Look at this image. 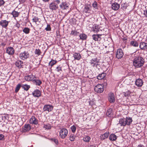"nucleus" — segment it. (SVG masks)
I'll list each match as a JSON object with an SVG mask.
<instances>
[{"mask_svg": "<svg viewBox=\"0 0 147 147\" xmlns=\"http://www.w3.org/2000/svg\"><path fill=\"white\" fill-rule=\"evenodd\" d=\"M80 39L82 40H84L86 39L87 36L85 34L82 33L80 34L79 35Z\"/></svg>", "mask_w": 147, "mask_h": 147, "instance_id": "31", "label": "nucleus"}, {"mask_svg": "<svg viewBox=\"0 0 147 147\" xmlns=\"http://www.w3.org/2000/svg\"><path fill=\"white\" fill-rule=\"evenodd\" d=\"M59 7L62 9H67L69 8V4L66 2H63L61 4Z\"/></svg>", "mask_w": 147, "mask_h": 147, "instance_id": "15", "label": "nucleus"}, {"mask_svg": "<svg viewBox=\"0 0 147 147\" xmlns=\"http://www.w3.org/2000/svg\"><path fill=\"white\" fill-rule=\"evenodd\" d=\"M34 53L35 55H37L38 56L40 55L42 53L40 50L38 49H36L34 51Z\"/></svg>", "mask_w": 147, "mask_h": 147, "instance_id": "39", "label": "nucleus"}, {"mask_svg": "<svg viewBox=\"0 0 147 147\" xmlns=\"http://www.w3.org/2000/svg\"><path fill=\"white\" fill-rule=\"evenodd\" d=\"M36 78V76L32 74L28 75L24 77L25 80L28 82L32 81L33 78Z\"/></svg>", "mask_w": 147, "mask_h": 147, "instance_id": "14", "label": "nucleus"}, {"mask_svg": "<svg viewBox=\"0 0 147 147\" xmlns=\"http://www.w3.org/2000/svg\"><path fill=\"white\" fill-rule=\"evenodd\" d=\"M90 140V137L87 136L84 138L83 140L86 142H89Z\"/></svg>", "mask_w": 147, "mask_h": 147, "instance_id": "40", "label": "nucleus"}, {"mask_svg": "<svg viewBox=\"0 0 147 147\" xmlns=\"http://www.w3.org/2000/svg\"><path fill=\"white\" fill-rule=\"evenodd\" d=\"M121 8L123 10H124L127 8V6L125 3L122 4L121 5Z\"/></svg>", "mask_w": 147, "mask_h": 147, "instance_id": "47", "label": "nucleus"}, {"mask_svg": "<svg viewBox=\"0 0 147 147\" xmlns=\"http://www.w3.org/2000/svg\"><path fill=\"white\" fill-rule=\"evenodd\" d=\"M49 8L52 11L56 10L58 8L57 5L54 2L51 3L49 4Z\"/></svg>", "mask_w": 147, "mask_h": 147, "instance_id": "8", "label": "nucleus"}, {"mask_svg": "<svg viewBox=\"0 0 147 147\" xmlns=\"http://www.w3.org/2000/svg\"><path fill=\"white\" fill-rule=\"evenodd\" d=\"M33 96L35 97L38 98L41 95V92L38 89L35 90L32 92Z\"/></svg>", "mask_w": 147, "mask_h": 147, "instance_id": "16", "label": "nucleus"}, {"mask_svg": "<svg viewBox=\"0 0 147 147\" xmlns=\"http://www.w3.org/2000/svg\"><path fill=\"white\" fill-rule=\"evenodd\" d=\"M76 136L75 135H71L70 136L69 139L71 141H74L75 139Z\"/></svg>", "mask_w": 147, "mask_h": 147, "instance_id": "43", "label": "nucleus"}, {"mask_svg": "<svg viewBox=\"0 0 147 147\" xmlns=\"http://www.w3.org/2000/svg\"><path fill=\"white\" fill-rule=\"evenodd\" d=\"M44 2H48L50 0H42Z\"/></svg>", "mask_w": 147, "mask_h": 147, "instance_id": "57", "label": "nucleus"}, {"mask_svg": "<svg viewBox=\"0 0 147 147\" xmlns=\"http://www.w3.org/2000/svg\"><path fill=\"white\" fill-rule=\"evenodd\" d=\"M57 62V61L56 60H55L52 59L51 61H50L49 63V65L51 66V68Z\"/></svg>", "mask_w": 147, "mask_h": 147, "instance_id": "33", "label": "nucleus"}, {"mask_svg": "<svg viewBox=\"0 0 147 147\" xmlns=\"http://www.w3.org/2000/svg\"><path fill=\"white\" fill-rule=\"evenodd\" d=\"M29 123L30 124L36 125L38 123V120L35 116H32L29 119Z\"/></svg>", "mask_w": 147, "mask_h": 147, "instance_id": "12", "label": "nucleus"}, {"mask_svg": "<svg viewBox=\"0 0 147 147\" xmlns=\"http://www.w3.org/2000/svg\"><path fill=\"white\" fill-rule=\"evenodd\" d=\"M54 142L57 145L58 144V140L56 139H54L53 140Z\"/></svg>", "mask_w": 147, "mask_h": 147, "instance_id": "51", "label": "nucleus"}, {"mask_svg": "<svg viewBox=\"0 0 147 147\" xmlns=\"http://www.w3.org/2000/svg\"><path fill=\"white\" fill-rule=\"evenodd\" d=\"M20 13L14 10L12 12L11 14L13 15V17L16 18L18 16Z\"/></svg>", "mask_w": 147, "mask_h": 147, "instance_id": "34", "label": "nucleus"}, {"mask_svg": "<svg viewBox=\"0 0 147 147\" xmlns=\"http://www.w3.org/2000/svg\"><path fill=\"white\" fill-rule=\"evenodd\" d=\"M144 62L143 57L140 56L136 57L133 59V65L136 68H140L143 66Z\"/></svg>", "mask_w": 147, "mask_h": 147, "instance_id": "1", "label": "nucleus"}, {"mask_svg": "<svg viewBox=\"0 0 147 147\" xmlns=\"http://www.w3.org/2000/svg\"><path fill=\"white\" fill-rule=\"evenodd\" d=\"M23 62L20 60H18L16 61L15 65L16 66L19 68H23Z\"/></svg>", "mask_w": 147, "mask_h": 147, "instance_id": "22", "label": "nucleus"}, {"mask_svg": "<svg viewBox=\"0 0 147 147\" xmlns=\"http://www.w3.org/2000/svg\"><path fill=\"white\" fill-rule=\"evenodd\" d=\"M21 87V85L20 84H18L17 85L15 90V92H16L17 93L18 91L20 89Z\"/></svg>", "mask_w": 147, "mask_h": 147, "instance_id": "41", "label": "nucleus"}, {"mask_svg": "<svg viewBox=\"0 0 147 147\" xmlns=\"http://www.w3.org/2000/svg\"><path fill=\"white\" fill-rule=\"evenodd\" d=\"M59 136L62 139L65 138L67 136L68 133L67 130L65 128H59Z\"/></svg>", "mask_w": 147, "mask_h": 147, "instance_id": "3", "label": "nucleus"}, {"mask_svg": "<svg viewBox=\"0 0 147 147\" xmlns=\"http://www.w3.org/2000/svg\"><path fill=\"white\" fill-rule=\"evenodd\" d=\"M106 76L105 73H102L101 74H100L97 77V78L99 80L103 79Z\"/></svg>", "mask_w": 147, "mask_h": 147, "instance_id": "32", "label": "nucleus"}, {"mask_svg": "<svg viewBox=\"0 0 147 147\" xmlns=\"http://www.w3.org/2000/svg\"><path fill=\"white\" fill-rule=\"evenodd\" d=\"M132 120L131 118L126 117V118H121L119 120V124L121 126H124L126 125H129L131 123Z\"/></svg>", "mask_w": 147, "mask_h": 147, "instance_id": "2", "label": "nucleus"}, {"mask_svg": "<svg viewBox=\"0 0 147 147\" xmlns=\"http://www.w3.org/2000/svg\"><path fill=\"white\" fill-rule=\"evenodd\" d=\"M137 147H145V146L143 145L140 144L138 145Z\"/></svg>", "mask_w": 147, "mask_h": 147, "instance_id": "55", "label": "nucleus"}, {"mask_svg": "<svg viewBox=\"0 0 147 147\" xmlns=\"http://www.w3.org/2000/svg\"><path fill=\"white\" fill-rule=\"evenodd\" d=\"M91 102H91L90 101V102H89V105H91V106H92V104H91Z\"/></svg>", "mask_w": 147, "mask_h": 147, "instance_id": "58", "label": "nucleus"}, {"mask_svg": "<svg viewBox=\"0 0 147 147\" xmlns=\"http://www.w3.org/2000/svg\"><path fill=\"white\" fill-rule=\"evenodd\" d=\"M55 70L57 72L61 73L62 71V67L59 65L57 66Z\"/></svg>", "mask_w": 147, "mask_h": 147, "instance_id": "42", "label": "nucleus"}, {"mask_svg": "<svg viewBox=\"0 0 147 147\" xmlns=\"http://www.w3.org/2000/svg\"><path fill=\"white\" fill-rule=\"evenodd\" d=\"M144 14L145 16L147 17V10L144 11Z\"/></svg>", "mask_w": 147, "mask_h": 147, "instance_id": "53", "label": "nucleus"}, {"mask_svg": "<svg viewBox=\"0 0 147 147\" xmlns=\"http://www.w3.org/2000/svg\"><path fill=\"white\" fill-rule=\"evenodd\" d=\"M117 138V136L114 134H111L109 136V139L111 141L115 140Z\"/></svg>", "mask_w": 147, "mask_h": 147, "instance_id": "29", "label": "nucleus"}, {"mask_svg": "<svg viewBox=\"0 0 147 147\" xmlns=\"http://www.w3.org/2000/svg\"><path fill=\"white\" fill-rule=\"evenodd\" d=\"M99 62V60L97 58H95L91 59L89 63L93 67H95L97 68H98V66L99 67L98 64Z\"/></svg>", "mask_w": 147, "mask_h": 147, "instance_id": "4", "label": "nucleus"}, {"mask_svg": "<svg viewBox=\"0 0 147 147\" xmlns=\"http://www.w3.org/2000/svg\"><path fill=\"white\" fill-rule=\"evenodd\" d=\"M123 40H127V39H125V38H124L123 39Z\"/></svg>", "mask_w": 147, "mask_h": 147, "instance_id": "59", "label": "nucleus"}, {"mask_svg": "<svg viewBox=\"0 0 147 147\" xmlns=\"http://www.w3.org/2000/svg\"><path fill=\"white\" fill-rule=\"evenodd\" d=\"M30 29L28 28H24L23 30V31L26 34H28L29 33Z\"/></svg>", "mask_w": 147, "mask_h": 147, "instance_id": "38", "label": "nucleus"}, {"mask_svg": "<svg viewBox=\"0 0 147 147\" xmlns=\"http://www.w3.org/2000/svg\"><path fill=\"white\" fill-rule=\"evenodd\" d=\"M111 7L113 9L117 10L120 7V5L117 3H114L112 4Z\"/></svg>", "mask_w": 147, "mask_h": 147, "instance_id": "24", "label": "nucleus"}, {"mask_svg": "<svg viewBox=\"0 0 147 147\" xmlns=\"http://www.w3.org/2000/svg\"><path fill=\"white\" fill-rule=\"evenodd\" d=\"M108 99L109 102L111 103H113L115 102V96L113 93L110 92L109 94Z\"/></svg>", "mask_w": 147, "mask_h": 147, "instance_id": "9", "label": "nucleus"}, {"mask_svg": "<svg viewBox=\"0 0 147 147\" xmlns=\"http://www.w3.org/2000/svg\"><path fill=\"white\" fill-rule=\"evenodd\" d=\"M108 117H110L112 115V110L111 109H110L107 111L106 113Z\"/></svg>", "mask_w": 147, "mask_h": 147, "instance_id": "36", "label": "nucleus"}, {"mask_svg": "<svg viewBox=\"0 0 147 147\" xmlns=\"http://www.w3.org/2000/svg\"><path fill=\"white\" fill-rule=\"evenodd\" d=\"M92 6L93 7L96 9L97 7V3L96 2H94V3H93V4H92Z\"/></svg>", "mask_w": 147, "mask_h": 147, "instance_id": "49", "label": "nucleus"}, {"mask_svg": "<svg viewBox=\"0 0 147 147\" xmlns=\"http://www.w3.org/2000/svg\"><path fill=\"white\" fill-rule=\"evenodd\" d=\"M21 1H22L23 2L24 1V0H21Z\"/></svg>", "mask_w": 147, "mask_h": 147, "instance_id": "60", "label": "nucleus"}, {"mask_svg": "<svg viewBox=\"0 0 147 147\" xmlns=\"http://www.w3.org/2000/svg\"><path fill=\"white\" fill-rule=\"evenodd\" d=\"M135 84L137 86L141 87L143 84V82L142 79L139 78L136 80Z\"/></svg>", "mask_w": 147, "mask_h": 147, "instance_id": "20", "label": "nucleus"}, {"mask_svg": "<svg viewBox=\"0 0 147 147\" xmlns=\"http://www.w3.org/2000/svg\"><path fill=\"white\" fill-rule=\"evenodd\" d=\"M4 140V136L2 134H0V140Z\"/></svg>", "mask_w": 147, "mask_h": 147, "instance_id": "48", "label": "nucleus"}, {"mask_svg": "<svg viewBox=\"0 0 147 147\" xmlns=\"http://www.w3.org/2000/svg\"><path fill=\"white\" fill-rule=\"evenodd\" d=\"M102 34H94L92 35L93 39L95 41H100L101 40V36Z\"/></svg>", "mask_w": 147, "mask_h": 147, "instance_id": "21", "label": "nucleus"}, {"mask_svg": "<svg viewBox=\"0 0 147 147\" xmlns=\"http://www.w3.org/2000/svg\"><path fill=\"white\" fill-rule=\"evenodd\" d=\"M19 57L21 59L24 60L29 57V54L28 52L24 51L20 54Z\"/></svg>", "mask_w": 147, "mask_h": 147, "instance_id": "6", "label": "nucleus"}, {"mask_svg": "<svg viewBox=\"0 0 147 147\" xmlns=\"http://www.w3.org/2000/svg\"><path fill=\"white\" fill-rule=\"evenodd\" d=\"M91 7L90 5H85L83 9V12L84 13H90L91 10Z\"/></svg>", "mask_w": 147, "mask_h": 147, "instance_id": "18", "label": "nucleus"}, {"mask_svg": "<svg viewBox=\"0 0 147 147\" xmlns=\"http://www.w3.org/2000/svg\"><path fill=\"white\" fill-rule=\"evenodd\" d=\"M147 43L144 42H141L140 43V48L141 50H146L147 49Z\"/></svg>", "mask_w": 147, "mask_h": 147, "instance_id": "25", "label": "nucleus"}, {"mask_svg": "<svg viewBox=\"0 0 147 147\" xmlns=\"http://www.w3.org/2000/svg\"><path fill=\"white\" fill-rule=\"evenodd\" d=\"M45 30L47 31H50L51 30V28L50 25L48 24L47 27L45 28Z\"/></svg>", "mask_w": 147, "mask_h": 147, "instance_id": "45", "label": "nucleus"}, {"mask_svg": "<svg viewBox=\"0 0 147 147\" xmlns=\"http://www.w3.org/2000/svg\"><path fill=\"white\" fill-rule=\"evenodd\" d=\"M71 128L73 132L74 133L75 132L76 128V127L74 125H73L71 127Z\"/></svg>", "mask_w": 147, "mask_h": 147, "instance_id": "46", "label": "nucleus"}, {"mask_svg": "<svg viewBox=\"0 0 147 147\" xmlns=\"http://www.w3.org/2000/svg\"><path fill=\"white\" fill-rule=\"evenodd\" d=\"M32 82L36 86H39L42 83V82L41 80L37 79L36 77V78H33Z\"/></svg>", "mask_w": 147, "mask_h": 147, "instance_id": "19", "label": "nucleus"}, {"mask_svg": "<svg viewBox=\"0 0 147 147\" xmlns=\"http://www.w3.org/2000/svg\"><path fill=\"white\" fill-rule=\"evenodd\" d=\"M73 56L75 59L78 60H80L81 57V55L79 53H74Z\"/></svg>", "mask_w": 147, "mask_h": 147, "instance_id": "27", "label": "nucleus"}, {"mask_svg": "<svg viewBox=\"0 0 147 147\" xmlns=\"http://www.w3.org/2000/svg\"><path fill=\"white\" fill-rule=\"evenodd\" d=\"M22 87L24 90L28 91L30 88V86L27 84H24L23 85Z\"/></svg>", "mask_w": 147, "mask_h": 147, "instance_id": "37", "label": "nucleus"}, {"mask_svg": "<svg viewBox=\"0 0 147 147\" xmlns=\"http://www.w3.org/2000/svg\"><path fill=\"white\" fill-rule=\"evenodd\" d=\"M100 30L97 24L94 25L92 27V31L95 33H97Z\"/></svg>", "mask_w": 147, "mask_h": 147, "instance_id": "23", "label": "nucleus"}, {"mask_svg": "<svg viewBox=\"0 0 147 147\" xmlns=\"http://www.w3.org/2000/svg\"><path fill=\"white\" fill-rule=\"evenodd\" d=\"M94 90L96 92L98 93H101L104 91V86L101 84H98L95 86Z\"/></svg>", "mask_w": 147, "mask_h": 147, "instance_id": "5", "label": "nucleus"}, {"mask_svg": "<svg viewBox=\"0 0 147 147\" xmlns=\"http://www.w3.org/2000/svg\"><path fill=\"white\" fill-rule=\"evenodd\" d=\"M44 128L47 129H50L51 128V126L49 124L45 125L43 126Z\"/></svg>", "mask_w": 147, "mask_h": 147, "instance_id": "44", "label": "nucleus"}, {"mask_svg": "<svg viewBox=\"0 0 147 147\" xmlns=\"http://www.w3.org/2000/svg\"><path fill=\"white\" fill-rule=\"evenodd\" d=\"M55 1L56 2L57 5L59 4L60 2L59 0H55Z\"/></svg>", "mask_w": 147, "mask_h": 147, "instance_id": "54", "label": "nucleus"}, {"mask_svg": "<svg viewBox=\"0 0 147 147\" xmlns=\"http://www.w3.org/2000/svg\"><path fill=\"white\" fill-rule=\"evenodd\" d=\"M15 26L16 27H17L18 28L20 27V25L19 23L17 22L15 25Z\"/></svg>", "mask_w": 147, "mask_h": 147, "instance_id": "52", "label": "nucleus"}, {"mask_svg": "<svg viewBox=\"0 0 147 147\" xmlns=\"http://www.w3.org/2000/svg\"><path fill=\"white\" fill-rule=\"evenodd\" d=\"M79 32L76 30H72L70 33L71 35L74 36H78L79 35Z\"/></svg>", "mask_w": 147, "mask_h": 147, "instance_id": "35", "label": "nucleus"}, {"mask_svg": "<svg viewBox=\"0 0 147 147\" xmlns=\"http://www.w3.org/2000/svg\"><path fill=\"white\" fill-rule=\"evenodd\" d=\"M32 21L33 22H35L36 24L38 23V24L40 22V20L37 17H34L32 19Z\"/></svg>", "mask_w": 147, "mask_h": 147, "instance_id": "30", "label": "nucleus"}, {"mask_svg": "<svg viewBox=\"0 0 147 147\" xmlns=\"http://www.w3.org/2000/svg\"><path fill=\"white\" fill-rule=\"evenodd\" d=\"M130 45L134 47H137L138 46L139 44L138 42L136 40L131 41L130 43Z\"/></svg>", "mask_w": 147, "mask_h": 147, "instance_id": "28", "label": "nucleus"}, {"mask_svg": "<svg viewBox=\"0 0 147 147\" xmlns=\"http://www.w3.org/2000/svg\"><path fill=\"white\" fill-rule=\"evenodd\" d=\"M124 55L123 50L121 49H119L117 50L116 53V57L118 59H121Z\"/></svg>", "mask_w": 147, "mask_h": 147, "instance_id": "7", "label": "nucleus"}, {"mask_svg": "<svg viewBox=\"0 0 147 147\" xmlns=\"http://www.w3.org/2000/svg\"><path fill=\"white\" fill-rule=\"evenodd\" d=\"M5 3L3 0H0V7L3 5Z\"/></svg>", "mask_w": 147, "mask_h": 147, "instance_id": "50", "label": "nucleus"}, {"mask_svg": "<svg viewBox=\"0 0 147 147\" xmlns=\"http://www.w3.org/2000/svg\"><path fill=\"white\" fill-rule=\"evenodd\" d=\"M31 129L30 125L29 124H25L23 128L22 131L23 132H26L29 131Z\"/></svg>", "mask_w": 147, "mask_h": 147, "instance_id": "17", "label": "nucleus"}, {"mask_svg": "<svg viewBox=\"0 0 147 147\" xmlns=\"http://www.w3.org/2000/svg\"><path fill=\"white\" fill-rule=\"evenodd\" d=\"M6 52L9 55H12L15 53V50L13 47H9L6 49Z\"/></svg>", "mask_w": 147, "mask_h": 147, "instance_id": "13", "label": "nucleus"}, {"mask_svg": "<svg viewBox=\"0 0 147 147\" xmlns=\"http://www.w3.org/2000/svg\"><path fill=\"white\" fill-rule=\"evenodd\" d=\"M88 147H96L95 145H90L88 146Z\"/></svg>", "mask_w": 147, "mask_h": 147, "instance_id": "56", "label": "nucleus"}, {"mask_svg": "<svg viewBox=\"0 0 147 147\" xmlns=\"http://www.w3.org/2000/svg\"><path fill=\"white\" fill-rule=\"evenodd\" d=\"M109 135V132H106L105 133L103 134L100 136V138L101 140H105V139L108 138Z\"/></svg>", "mask_w": 147, "mask_h": 147, "instance_id": "26", "label": "nucleus"}, {"mask_svg": "<svg viewBox=\"0 0 147 147\" xmlns=\"http://www.w3.org/2000/svg\"><path fill=\"white\" fill-rule=\"evenodd\" d=\"M53 106L50 105H45L44 106L43 109L44 111H47L49 112L52 111L53 109Z\"/></svg>", "mask_w": 147, "mask_h": 147, "instance_id": "11", "label": "nucleus"}, {"mask_svg": "<svg viewBox=\"0 0 147 147\" xmlns=\"http://www.w3.org/2000/svg\"><path fill=\"white\" fill-rule=\"evenodd\" d=\"M9 22L6 20H3L0 21V25L3 27L6 28L9 24Z\"/></svg>", "mask_w": 147, "mask_h": 147, "instance_id": "10", "label": "nucleus"}]
</instances>
